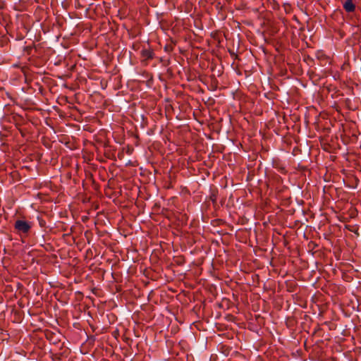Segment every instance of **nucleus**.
<instances>
[{"instance_id": "f257e3e1", "label": "nucleus", "mask_w": 361, "mask_h": 361, "mask_svg": "<svg viewBox=\"0 0 361 361\" xmlns=\"http://www.w3.org/2000/svg\"><path fill=\"white\" fill-rule=\"evenodd\" d=\"M31 227V223L25 220L18 219L14 224V228L19 233L27 234L30 231Z\"/></svg>"}, {"instance_id": "f03ea898", "label": "nucleus", "mask_w": 361, "mask_h": 361, "mask_svg": "<svg viewBox=\"0 0 361 361\" xmlns=\"http://www.w3.org/2000/svg\"><path fill=\"white\" fill-rule=\"evenodd\" d=\"M140 56L142 63L152 60L154 57V50L149 47L148 48H144L140 52Z\"/></svg>"}, {"instance_id": "7ed1b4c3", "label": "nucleus", "mask_w": 361, "mask_h": 361, "mask_svg": "<svg viewBox=\"0 0 361 361\" xmlns=\"http://www.w3.org/2000/svg\"><path fill=\"white\" fill-rule=\"evenodd\" d=\"M343 8L347 12L350 13L355 11V6L352 0H345L343 3Z\"/></svg>"}, {"instance_id": "20e7f679", "label": "nucleus", "mask_w": 361, "mask_h": 361, "mask_svg": "<svg viewBox=\"0 0 361 361\" xmlns=\"http://www.w3.org/2000/svg\"><path fill=\"white\" fill-rule=\"evenodd\" d=\"M274 168L276 169L281 173H286V170L285 167L281 166L279 164L276 163L274 164Z\"/></svg>"}, {"instance_id": "39448f33", "label": "nucleus", "mask_w": 361, "mask_h": 361, "mask_svg": "<svg viewBox=\"0 0 361 361\" xmlns=\"http://www.w3.org/2000/svg\"><path fill=\"white\" fill-rule=\"evenodd\" d=\"M316 56H317V58L318 59L321 60V61L326 60L327 61H329V59H327V58H326H326L324 59V58H323V54H322V51H317V52Z\"/></svg>"}, {"instance_id": "423d86ee", "label": "nucleus", "mask_w": 361, "mask_h": 361, "mask_svg": "<svg viewBox=\"0 0 361 361\" xmlns=\"http://www.w3.org/2000/svg\"><path fill=\"white\" fill-rule=\"evenodd\" d=\"M33 48L36 50V47H29V46H27V47H25L24 51L25 52H27L28 54H30L31 53V51H32V49Z\"/></svg>"}, {"instance_id": "0eeeda50", "label": "nucleus", "mask_w": 361, "mask_h": 361, "mask_svg": "<svg viewBox=\"0 0 361 361\" xmlns=\"http://www.w3.org/2000/svg\"><path fill=\"white\" fill-rule=\"evenodd\" d=\"M259 48L262 50V51H263L265 54H267L268 51H267V49L266 47L262 46V47H259Z\"/></svg>"}, {"instance_id": "6e6552de", "label": "nucleus", "mask_w": 361, "mask_h": 361, "mask_svg": "<svg viewBox=\"0 0 361 361\" xmlns=\"http://www.w3.org/2000/svg\"><path fill=\"white\" fill-rule=\"evenodd\" d=\"M164 49L166 51H171L173 49V47H164Z\"/></svg>"}, {"instance_id": "1a4fd4ad", "label": "nucleus", "mask_w": 361, "mask_h": 361, "mask_svg": "<svg viewBox=\"0 0 361 361\" xmlns=\"http://www.w3.org/2000/svg\"><path fill=\"white\" fill-rule=\"evenodd\" d=\"M282 47H276V49H275L276 51L278 52V53H280L281 51V48Z\"/></svg>"}, {"instance_id": "9d476101", "label": "nucleus", "mask_w": 361, "mask_h": 361, "mask_svg": "<svg viewBox=\"0 0 361 361\" xmlns=\"http://www.w3.org/2000/svg\"><path fill=\"white\" fill-rule=\"evenodd\" d=\"M228 50L231 55H235V53L233 50H231V49H228Z\"/></svg>"}, {"instance_id": "9b49d317", "label": "nucleus", "mask_w": 361, "mask_h": 361, "mask_svg": "<svg viewBox=\"0 0 361 361\" xmlns=\"http://www.w3.org/2000/svg\"><path fill=\"white\" fill-rule=\"evenodd\" d=\"M180 52L183 53L184 51H185V50L184 49H182V48H180Z\"/></svg>"}]
</instances>
